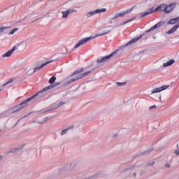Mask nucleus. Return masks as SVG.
<instances>
[{
	"instance_id": "1",
	"label": "nucleus",
	"mask_w": 179,
	"mask_h": 179,
	"mask_svg": "<svg viewBox=\"0 0 179 179\" xmlns=\"http://www.w3.org/2000/svg\"><path fill=\"white\" fill-rule=\"evenodd\" d=\"M59 85H61V83L57 82L48 87H45V88H43L41 90H40L38 93L35 94L34 96L23 101L20 104H18L8 109V112L11 113V114H13L14 113H17V111H21V110H23V108L27 106V103H29V101H31V100H34V101H37V100H40V99H43V96H44V94L43 93H44V92H47V90H50V89H53V87H57V86H59Z\"/></svg>"
},
{
	"instance_id": "2",
	"label": "nucleus",
	"mask_w": 179,
	"mask_h": 179,
	"mask_svg": "<svg viewBox=\"0 0 179 179\" xmlns=\"http://www.w3.org/2000/svg\"><path fill=\"white\" fill-rule=\"evenodd\" d=\"M141 38H142V35H140L136 38H134L131 41L124 45L120 49L115 50L109 55L98 58L96 59V64H104L105 62H107L108 59L113 58V57H120L121 55V51L122 48H125V47H128V45H132V44H135V43H136V41H138V40H141Z\"/></svg>"
},
{
	"instance_id": "3",
	"label": "nucleus",
	"mask_w": 179,
	"mask_h": 179,
	"mask_svg": "<svg viewBox=\"0 0 179 179\" xmlns=\"http://www.w3.org/2000/svg\"><path fill=\"white\" fill-rule=\"evenodd\" d=\"M93 71H94V69H92L91 71H88L85 73H82V72H83V69H78L76 71H75L73 73H72L69 76V78H73V76H75L76 75H78L77 76H75L73 78H71V80L65 82L63 84V86H69V85H71V83H73V82H76V80H79V79H82L83 78H85V76H87V75H90V73H92V72H93ZM81 73V74H80Z\"/></svg>"
},
{
	"instance_id": "4",
	"label": "nucleus",
	"mask_w": 179,
	"mask_h": 179,
	"mask_svg": "<svg viewBox=\"0 0 179 179\" xmlns=\"http://www.w3.org/2000/svg\"><path fill=\"white\" fill-rule=\"evenodd\" d=\"M134 10V7L131 8L125 11H122L121 13H115L112 17L109 18V24H113V20H115L118 19V17H122V16H125V15H128L129 13H131Z\"/></svg>"
},
{
	"instance_id": "5",
	"label": "nucleus",
	"mask_w": 179,
	"mask_h": 179,
	"mask_svg": "<svg viewBox=\"0 0 179 179\" xmlns=\"http://www.w3.org/2000/svg\"><path fill=\"white\" fill-rule=\"evenodd\" d=\"M93 38H94V37L90 36V37L85 38L82 40H80L78 43L74 46V48L72 49L71 52H72V51H73L74 50H76V48H79L80 45H83V44H86V43H89V41H90V40H93Z\"/></svg>"
},
{
	"instance_id": "6",
	"label": "nucleus",
	"mask_w": 179,
	"mask_h": 179,
	"mask_svg": "<svg viewBox=\"0 0 179 179\" xmlns=\"http://www.w3.org/2000/svg\"><path fill=\"white\" fill-rule=\"evenodd\" d=\"M52 61L47 62L45 63H43L42 64H38L36 68H34V71L31 73H29V71H27V75H33V73H36V72H38L42 68H44V66L48 65V64H51Z\"/></svg>"
},
{
	"instance_id": "7",
	"label": "nucleus",
	"mask_w": 179,
	"mask_h": 179,
	"mask_svg": "<svg viewBox=\"0 0 179 179\" xmlns=\"http://www.w3.org/2000/svg\"><path fill=\"white\" fill-rule=\"evenodd\" d=\"M166 4H161L159 6H157L155 9L153 8V12H159V10H161V12H164V13H169L166 8Z\"/></svg>"
},
{
	"instance_id": "8",
	"label": "nucleus",
	"mask_w": 179,
	"mask_h": 179,
	"mask_svg": "<svg viewBox=\"0 0 179 179\" xmlns=\"http://www.w3.org/2000/svg\"><path fill=\"white\" fill-rule=\"evenodd\" d=\"M170 87V85H163L162 87L155 88L151 91L152 94H154V93H160V92H163V90H166V89H169Z\"/></svg>"
},
{
	"instance_id": "9",
	"label": "nucleus",
	"mask_w": 179,
	"mask_h": 179,
	"mask_svg": "<svg viewBox=\"0 0 179 179\" xmlns=\"http://www.w3.org/2000/svg\"><path fill=\"white\" fill-rule=\"evenodd\" d=\"M107 9L106 8H101V9H96L94 11H90L87 13V17H92V16H94V15H96L97 13H101L103 12H106Z\"/></svg>"
},
{
	"instance_id": "10",
	"label": "nucleus",
	"mask_w": 179,
	"mask_h": 179,
	"mask_svg": "<svg viewBox=\"0 0 179 179\" xmlns=\"http://www.w3.org/2000/svg\"><path fill=\"white\" fill-rule=\"evenodd\" d=\"M164 24V22H159L157 24L154 25L150 29L146 31V33H150V31H153V30H155V29H159V27H162Z\"/></svg>"
},
{
	"instance_id": "11",
	"label": "nucleus",
	"mask_w": 179,
	"mask_h": 179,
	"mask_svg": "<svg viewBox=\"0 0 179 179\" xmlns=\"http://www.w3.org/2000/svg\"><path fill=\"white\" fill-rule=\"evenodd\" d=\"M16 51V46H14L11 50H8L6 53L3 54L2 55V58H8V57H10L13 52Z\"/></svg>"
},
{
	"instance_id": "12",
	"label": "nucleus",
	"mask_w": 179,
	"mask_h": 179,
	"mask_svg": "<svg viewBox=\"0 0 179 179\" xmlns=\"http://www.w3.org/2000/svg\"><path fill=\"white\" fill-rule=\"evenodd\" d=\"M152 13H154L153 8H148L145 12L141 13L140 16L141 18H143L145 16H148V15H152Z\"/></svg>"
},
{
	"instance_id": "13",
	"label": "nucleus",
	"mask_w": 179,
	"mask_h": 179,
	"mask_svg": "<svg viewBox=\"0 0 179 179\" xmlns=\"http://www.w3.org/2000/svg\"><path fill=\"white\" fill-rule=\"evenodd\" d=\"M57 108H59L58 103H53L49 109L46 110H42L41 114H44V113H47V111H52V110H57Z\"/></svg>"
},
{
	"instance_id": "14",
	"label": "nucleus",
	"mask_w": 179,
	"mask_h": 179,
	"mask_svg": "<svg viewBox=\"0 0 179 179\" xmlns=\"http://www.w3.org/2000/svg\"><path fill=\"white\" fill-rule=\"evenodd\" d=\"M166 10L168 11V13H166V14L167 13H171V12H173V10L174 9V8H176V3H171V4H169L166 6Z\"/></svg>"
},
{
	"instance_id": "15",
	"label": "nucleus",
	"mask_w": 179,
	"mask_h": 179,
	"mask_svg": "<svg viewBox=\"0 0 179 179\" xmlns=\"http://www.w3.org/2000/svg\"><path fill=\"white\" fill-rule=\"evenodd\" d=\"M174 62H176V61L174 59H171L169 61H168L166 63L163 64V66L164 68H167V66H171V65H173V64H174Z\"/></svg>"
},
{
	"instance_id": "16",
	"label": "nucleus",
	"mask_w": 179,
	"mask_h": 179,
	"mask_svg": "<svg viewBox=\"0 0 179 179\" xmlns=\"http://www.w3.org/2000/svg\"><path fill=\"white\" fill-rule=\"evenodd\" d=\"M178 27H179V23H178L172 29L169 30L167 31V34H173V33H174V31H176V30H177V29H178Z\"/></svg>"
},
{
	"instance_id": "17",
	"label": "nucleus",
	"mask_w": 179,
	"mask_h": 179,
	"mask_svg": "<svg viewBox=\"0 0 179 179\" xmlns=\"http://www.w3.org/2000/svg\"><path fill=\"white\" fill-rule=\"evenodd\" d=\"M178 22H179V17L170 20L168 22V24H176V23H178Z\"/></svg>"
},
{
	"instance_id": "18",
	"label": "nucleus",
	"mask_w": 179,
	"mask_h": 179,
	"mask_svg": "<svg viewBox=\"0 0 179 179\" xmlns=\"http://www.w3.org/2000/svg\"><path fill=\"white\" fill-rule=\"evenodd\" d=\"M69 129H73V126H71L67 129H64L62 130V131H61L62 136L65 135V134H66V132H68V131H69Z\"/></svg>"
},
{
	"instance_id": "19",
	"label": "nucleus",
	"mask_w": 179,
	"mask_h": 179,
	"mask_svg": "<svg viewBox=\"0 0 179 179\" xmlns=\"http://www.w3.org/2000/svg\"><path fill=\"white\" fill-rule=\"evenodd\" d=\"M55 80H57V77L52 76L49 79L48 83H50V85H54V83H55Z\"/></svg>"
},
{
	"instance_id": "20",
	"label": "nucleus",
	"mask_w": 179,
	"mask_h": 179,
	"mask_svg": "<svg viewBox=\"0 0 179 179\" xmlns=\"http://www.w3.org/2000/svg\"><path fill=\"white\" fill-rule=\"evenodd\" d=\"M62 19H66V17H68V16L69 15V13H68L67 10L66 11H62Z\"/></svg>"
},
{
	"instance_id": "21",
	"label": "nucleus",
	"mask_w": 179,
	"mask_h": 179,
	"mask_svg": "<svg viewBox=\"0 0 179 179\" xmlns=\"http://www.w3.org/2000/svg\"><path fill=\"white\" fill-rule=\"evenodd\" d=\"M19 150H20V148H13L10 150V153H17V152H19Z\"/></svg>"
},
{
	"instance_id": "22",
	"label": "nucleus",
	"mask_w": 179,
	"mask_h": 179,
	"mask_svg": "<svg viewBox=\"0 0 179 179\" xmlns=\"http://www.w3.org/2000/svg\"><path fill=\"white\" fill-rule=\"evenodd\" d=\"M110 31H111L108 30V31H107L106 32H103L102 34H96L94 37H100V36H104L106 34H108V33H110Z\"/></svg>"
},
{
	"instance_id": "23",
	"label": "nucleus",
	"mask_w": 179,
	"mask_h": 179,
	"mask_svg": "<svg viewBox=\"0 0 179 179\" xmlns=\"http://www.w3.org/2000/svg\"><path fill=\"white\" fill-rule=\"evenodd\" d=\"M132 20H135V17H134V18H132V19H131V20H127V21H126V22H122V23L120 24V26H124V25L127 24V23H129V22H132Z\"/></svg>"
},
{
	"instance_id": "24",
	"label": "nucleus",
	"mask_w": 179,
	"mask_h": 179,
	"mask_svg": "<svg viewBox=\"0 0 179 179\" xmlns=\"http://www.w3.org/2000/svg\"><path fill=\"white\" fill-rule=\"evenodd\" d=\"M67 12L69 13V15H71V13L78 12V10H76V9H69V10H67Z\"/></svg>"
},
{
	"instance_id": "25",
	"label": "nucleus",
	"mask_w": 179,
	"mask_h": 179,
	"mask_svg": "<svg viewBox=\"0 0 179 179\" xmlns=\"http://www.w3.org/2000/svg\"><path fill=\"white\" fill-rule=\"evenodd\" d=\"M8 29V27H0V34L1 33H3V31H5V30Z\"/></svg>"
},
{
	"instance_id": "26",
	"label": "nucleus",
	"mask_w": 179,
	"mask_h": 179,
	"mask_svg": "<svg viewBox=\"0 0 179 179\" xmlns=\"http://www.w3.org/2000/svg\"><path fill=\"white\" fill-rule=\"evenodd\" d=\"M150 152H152V150H145V151L141 152V155L142 156H143L145 155H148V153H150Z\"/></svg>"
},
{
	"instance_id": "27",
	"label": "nucleus",
	"mask_w": 179,
	"mask_h": 179,
	"mask_svg": "<svg viewBox=\"0 0 179 179\" xmlns=\"http://www.w3.org/2000/svg\"><path fill=\"white\" fill-rule=\"evenodd\" d=\"M116 85H117V86H124V85H127V83H120V82H117Z\"/></svg>"
},
{
	"instance_id": "28",
	"label": "nucleus",
	"mask_w": 179,
	"mask_h": 179,
	"mask_svg": "<svg viewBox=\"0 0 179 179\" xmlns=\"http://www.w3.org/2000/svg\"><path fill=\"white\" fill-rule=\"evenodd\" d=\"M12 82H13V79L7 81L5 84L3 85V86H6V85H9V83H12Z\"/></svg>"
},
{
	"instance_id": "29",
	"label": "nucleus",
	"mask_w": 179,
	"mask_h": 179,
	"mask_svg": "<svg viewBox=\"0 0 179 179\" xmlns=\"http://www.w3.org/2000/svg\"><path fill=\"white\" fill-rule=\"evenodd\" d=\"M34 123L39 124L40 125H43L44 124L43 121H34Z\"/></svg>"
},
{
	"instance_id": "30",
	"label": "nucleus",
	"mask_w": 179,
	"mask_h": 179,
	"mask_svg": "<svg viewBox=\"0 0 179 179\" xmlns=\"http://www.w3.org/2000/svg\"><path fill=\"white\" fill-rule=\"evenodd\" d=\"M48 121H50V117H46L43 119L44 124H45V122H47Z\"/></svg>"
},
{
	"instance_id": "31",
	"label": "nucleus",
	"mask_w": 179,
	"mask_h": 179,
	"mask_svg": "<svg viewBox=\"0 0 179 179\" xmlns=\"http://www.w3.org/2000/svg\"><path fill=\"white\" fill-rule=\"evenodd\" d=\"M153 164H155V162L147 164L146 167H149V166H153Z\"/></svg>"
},
{
	"instance_id": "32",
	"label": "nucleus",
	"mask_w": 179,
	"mask_h": 179,
	"mask_svg": "<svg viewBox=\"0 0 179 179\" xmlns=\"http://www.w3.org/2000/svg\"><path fill=\"white\" fill-rule=\"evenodd\" d=\"M165 167L166 169H170V167H171V165L170 164H169V163H166V164H165Z\"/></svg>"
},
{
	"instance_id": "33",
	"label": "nucleus",
	"mask_w": 179,
	"mask_h": 179,
	"mask_svg": "<svg viewBox=\"0 0 179 179\" xmlns=\"http://www.w3.org/2000/svg\"><path fill=\"white\" fill-rule=\"evenodd\" d=\"M57 104H58L59 107H61V106H64V105L65 104V102L61 101V102H59V103H57Z\"/></svg>"
},
{
	"instance_id": "34",
	"label": "nucleus",
	"mask_w": 179,
	"mask_h": 179,
	"mask_svg": "<svg viewBox=\"0 0 179 179\" xmlns=\"http://www.w3.org/2000/svg\"><path fill=\"white\" fill-rule=\"evenodd\" d=\"M156 108V105H153L149 108V110H155Z\"/></svg>"
},
{
	"instance_id": "35",
	"label": "nucleus",
	"mask_w": 179,
	"mask_h": 179,
	"mask_svg": "<svg viewBox=\"0 0 179 179\" xmlns=\"http://www.w3.org/2000/svg\"><path fill=\"white\" fill-rule=\"evenodd\" d=\"M174 154L176 155V156H179V150H176L174 151Z\"/></svg>"
},
{
	"instance_id": "36",
	"label": "nucleus",
	"mask_w": 179,
	"mask_h": 179,
	"mask_svg": "<svg viewBox=\"0 0 179 179\" xmlns=\"http://www.w3.org/2000/svg\"><path fill=\"white\" fill-rule=\"evenodd\" d=\"M31 113L24 115L22 117H21V120H23L24 118H26V117H29V115H30Z\"/></svg>"
},
{
	"instance_id": "37",
	"label": "nucleus",
	"mask_w": 179,
	"mask_h": 179,
	"mask_svg": "<svg viewBox=\"0 0 179 179\" xmlns=\"http://www.w3.org/2000/svg\"><path fill=\"white\" fill-rule=\"evenodd\" d=\"M22 120V118H20V120H17V122H16V124L12 127V128H15V127H16V125H17V124H19V122Z\"/></svg>"
},
{
	"instance_id": "38",
	"label": "nucleus",
	"mask_w": 179,
	"mask_h": 179,
	"mask_svg": "<svg viewBox=\"0 0 179 179\" xmlns=\"http://www.w3.org/2000/svg\"><path fill=\"white\" fill-rule=\"evenodd\" d=\"M131 176L135 178V177H136V172H133Z\"/></svg>"
},
{
	"instance_id": "39",
	"label": "nucleus",
	"mask_w": 179,
	"mask_h": 179,
	"mask_svg": "<svg viewBox=\"0 0 179 179\" xmlns=\"http://www.w3.org/2000/svg\"><path fill=\"white\" fill-rule=\"evenodd\" d=\"M8 34H9L10 36L12 35V34H15V31L12 30L11 31H10V32L8 33Z\"/></svg>"
},
{
	"instance_id": "40",
	"label": "nucleus",
	"mask_w": 179,
	"mask_h": 179,
	"mask_svg": "<svg viewBox=\"0 0 179 179\" xmlns=\"http://www.w3.org/2000/svg\"><path fill=\"white\" fill-rule=\"evenodd\" d=\"M17 30H19V28H15L13 29V31H14V33H16V31H17Z\"/></svg>"
},
{
	"instance_id": "41",
	"label": "nucleus",
	"mask_w": 179,
	"mask_h": 179,
	"mask_svg": "<svg viewBox=\"0 0 179 179\" xmlns=\"http://www.w3.org/2000/svg\"><path fill=\"white\" fill-rule=\"evenodd\" d=\"M29 73H31V72H34V70L33 71V69H31L28 71Z\"/></svg>"
},
{
	"instance_id": "42",
	"label": "nucleus",
	"mask_w": 179,
	"mask_h": 179,
	"mask_svg": "<svg viewBox=\"0 0 179 179\" xmlns=\"http://www.w3.org/2000/svg\"><path fill=\"white\" fill-rule=\"evenodd\" d=\"M3 159V157L2 155H0V162Z\"/></svg>"
},
{
	"instance_id": "43",
	"label": "nucleus",
	"mask_w": 179,
	"mask_h": 179,
	"mask_svg": "<svg viewBox=\"0 0 179 179\" xmlns=\"http://www.w3.org/2000/svg\"><path fill=\"white\" fill-rule=\"evenodd\" d=\"M176 148H177V149H178V148H179V147H178V144L176 145Z\"/></svg>"
},
{
	"instance_id": "44",
	"label": "nucleus",
	"mask_w": 179,
	"mask_h": 179,
	"mask_svg": "<svg viewBox=\"0 0 179 179\" xmlns=\"http://www.w3.org/2000/svg\"><path fill=\"white\" fill-rule=\"evenodd\" d=\"M159 99L162 100V96L159 97Z\"/></svg>"
},
{
	"instance_id": "45",
	"label": "nucleus",
	"mask_w": 179,
	"mask_h": 179,
	"mask_svg": "<svg viewBox=\"0 0 179 179\" xmlns=\"http://www.w3.org/2000/svg\"><path fill=\"white\" fill-rule=\"evenodd\" d=\"M76 8L79 9V7H76Z\"/></svg>"
},
{
	"instance_id": "46",
	"label": "nucleus",
	"mask_w": 179,
	"mask_h": 179,
	"mask_svg": "<svg viewBox=\"0 0 179 179\" xmlns=\"http://www.w3.org/2000/svg\"><path fill=\"white\" fill-rule=\"evenodd\" d=\"M114 136H115V137H117V134H115Z\"/></svg>"
},
{
	"instance_id": "47",
	"label": "nucleus",
	"mask_w": 179,
	"mask_h": 179,
	"mask_svg": "<svg viewBox=\"0 0 179 179\" xmlns=\"http://www.w3.org/2000/svg\"><path fill=\"white\" fill-rule=\"evenodd\" d=\"M178 150H179V147L178 148Z\"/></svg>"
},
{
	"instance_id": "48",
	"label": "nucleus",
	"mask_w": 179,
	"mask_h": 179,
	"mask_svg": "<svg viewBox=\"0 0 179 179\" xmlns=\"http://www.w3.org/2000/svg\"><path fill=\"white\" fill-rule=\"evenodd\" d=\"M178 37H179V36H178Z\"/></svg>"
}]
</instances>
